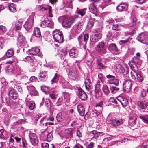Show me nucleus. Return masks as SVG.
Instances as JSON below:
<instances>
[{
    "mask_svg": "<svg viewBox=\"0 0 148 148\" xmlns=\"http://www.w3.org/2000/svg\"><path fill=\"white\" fill-rule=\"evenodd\" d=\"M78 18L77 15H74L70 17L64 19L63 16L60 17L58 19L59 22H62L63 26L68 28H70L76 19Z\"/></svg>",
    "mask_w": 148,
    "mask_h": 148,
    "instance_id": "obj_1",
    "label": "nucleus"
},
{
    "mask_svg": "<svg viewBox=\"0 0 148 148\" xmlns=\"http://www.w3.org/2000/svg\"><path fill=\"white\" fill-rule=\"evenodd\" d=\"M131 19L133 23L128 25H124L125 28H128L129 29V34L130 35L133 34L134 33L135 30L136 29L137 27L136 26L135 22L137 21L136 18L134 16H132Z\"/></svg>",
    "mask_w": 148,
    "mask_h": 148,
    "instance_id": "obj_2",
    "label": "nucleus"
},
{
    "mask_svg": "<svg viewBox=\"0 0 148 148\" xmlns=\"http://www.w3.org/2000/svg\"><path fill=\"white\" fill-rule=\"evenodd\" d=\"M101 34L100 32L97 30H95L91 34L90 40L92 42H97L101 38Z\"/></svg>",
    "mask_w": 148,
    "mask_h": 148,
    "instance_id": "obj_3",
    "label": "nucleus"
},
{
    "mask_svg": "<svg viewBox=\"0 0 148 148\" xmlns=\"http://www.w3.org/2000/svg\"><path fill=\"white\" fill-rule=\"evenodd\" d=\"M53 38L56 42L59 43L63 42V36L61 32L59 30H55L53 32Z\"/></svg>",
    "mask_w": 148,
    "mask_h": 148,
    "instance_id": "obj_4",
    "label": "nucleus"
},
{
    "mask_svg": "<svg viewBox=\"0 0 148 148\" xmlns=\"http://www.w3.org/2000/svg\"><path fill=\"white\" fill-rule=\"evenodd\" d=\"M35 15V13H32L31 15L29 17L24 25V27L27 30H29L32 27Z\"/></svg>",
    "mask_w": 148,
    "mask_h": 148,
    "instance_id": "obj_5",
    "label": "nucleus"
},
{
    "mask_svg": "<svg viewBox=\"0 0 148 148\" xmlns=\"http://www.w3.org/2000/svg\"><path fill=\"white\" fill-rule=\"evenodd\" d=\"M140 42L146 45H148V34L145 32L140 34L137 37Z\"/></svg>",
    "mask_w": 148,
    "mask_h": 148,
    "instance_id": "obj_6",
    "label": "nucleus"
},
{
    "mask_svg": "<svg viewBox=\"0 0 148 148\" xmlns=\"http://www.w3.org/2000/svg\"><path fill=\"white\" fill-rule=\"evenodd\" d=\"M137 119V116L136 114L130 115L129 118L128 125L132 129H134L136 127V123Z\"/></svg>",
    "mask_w": 148,
    "mask_h": 148,
    "instance_id": "obj_7",
    "label": "nucleus"
},
{
    "mask_svg": "<svg viewBox=\"0 0 148 148\" xmlns=\"http://www.w3.org/2000/svg\"><path fill=\"white\" fill-rule=\"evenodd\" d=\"M104 44L103 42H99L95 48L96 50L101 54H104L106 52V49L104 48Z\"/></svg>",
    "mask_w": 148,
    "mask_h": 148,
    "instance_id": "obj_8",
    "label": "nucleus"
},
{
    "mask_svg": "<svg viewBox=\"0 0 148 148\" xmlns=\"http://www.w3.org/2000/svg\"><path fill=\"white\" fill-rule=\"evenodd\" d=\"M29 136L31 142L33 145H35L38 143V139L35 134L30 133L29 134Z\"/></svg>",
    "mask_w": 148,
    "mask_h": 148,
    "instance_id": "obj_9",
    "label": "nucleus"
},
{
    "mask_svg": "<svg viewBox=\"0 0 148 148\" xmlns=\"http://www.w3.org/2000/svg\"><path fill=\"white\" fill-rule=\"evenodd\" d=\"M8 96L10 98L13 99H17L18 96V94L15 90L13 88H10L8 91Z\"/></svg>",
    "mask_w": 148,
    "mask_h": 148,
    "instance_id": "obj_10",
    "label": "nucleus"
},
{
    "mask_svg": "<svg viewBox=\"0 0 148 148\" xmlns=\"http://www.w3.org/2000/svg\"><path fill=\"white\" fill-rule=\"evenodd\" d=\"M27 88L31 95L37 96L38 95V92L32 85H29L27 86Z\"/></svg>",
    "mask_w": 148,
    "mask_h": 148,
    "instance_id": "obj_11",
    "label": "nucleus"
},
{
    "mask_svg": "<svg viewBox=\"0 0 148 148\" xmlns=\"http://www.w3.org/2000/svg\"><path fill=\"white\" fill-rule=\"evenodd\" d=\"M123 85L124 89L129 92L131 88L132 82L130 80H127L124 82Z\"/></svg>",
    "mask_w": 148,
    "mask_h": 148,
    "instance_id": "obj_12",
    "label": "nucleus"
},
{
    "mask_svg": "<svg viewBox=\"0 0 148 148\" xmlns=\"http://www.w3.org/2000/svg\"><path fill=\"white\" fill-rule=\"evenodd\" d=\"M128 5L126 3L120 4L116 8L117 10L120 12L126 11L127 10Z\"/></svg>",
    "mask_w": 148,
    "mask_h": 148,
    "instance_id": "obj_13",
    "label": "nucleus"
},
{
    "mask_svg": "<svg viewBox=\"0 0 148 148\" xmlns=\"http://www.w3.org/2000/svg\"><path fill=\"white\" fill-rule=\"evenodd\" d=\"M40 51V49L38 47H34L29 49L27 51V53L30 55H35Z\"/></svg>",
    "mask_w": 148,
    "mask_h": 148,
    "instance_id": "obj_14",
    "label": "nucleus"
},
{
    "mask_svg": "<svg viewBox=\"0 0 148 148\" xmlns=\"http://www.w3.org/2000/svg\"><path fill=\"white\" fill-rule=\"evenodd\" d=\"M78 96L82 100H84L87 98V95L85 92L82 89L79 90Z\"/></svg>",
    "mask_w": 148,
    "mask_h": 148,
    "instance_id": "obj_15",
    "label": "nucleus"
},
{
    "mask_svg": "<svg viewBox=\"0 0 148 148\" xmlns=\"http://www.w3.org/2000/svg\"><path fill=\"white\" fill-rule=\"evenodd\" d=\"M123 123L122 119H120L117 120L116 119H114L111 121V123L114 126H116L121 125Z\"/></svg>",
    "mask_w": 148,
    "mask_h": 148,
    "instance_id": "obj_16",
    "label": "nucleus"
},
{
    "mask_svg": "<svg viewBox=\"0 0 148 148\" xmlns=\"http://www.w3.org/2000/svg\"><path fill=\"white\" fill-rule=\"evenodd\" d=\"M84 24V23L82 22H79L78 23L77 25V29L78 30H75L74 31V29H73L71 30V32L73 33H75V34H78L79 32V31L81 30L82 28V26Z\"/></svg>",
    "mask_w": 148,
    "mask_h": 148,
    "instance_id": "obj_17",
    "label": "nucleus"
},
{
    "mask_svg": "<svg viewBox=\"0 0 148 148\" xmlns=\"http://www.w3.org/2000/svg\"><path fill=\"white\" fill-rule=\"evenodd\" d=\"M117 100L123 106H126L128 104V101L126 99L120 96L117 98Z\"/></svg>",
    "mask_w": 148,
    "mask_h": 148,
    "instance_id": "obj_18",
    "label": "nucleus"
},
{
    "mask_svg": "<svg viewBox=\"0 0 148 148\" xmlns=\"http://www.w3.org/2000/svg\"><path fill=\"white\" fill-rule=\"evenodd\" d=\"M47 77V75L45 71H42L40 73L39 75V78L42 81H45L46 80Z\"/></svg>",
    "mask_w": 148,
    "mask_h": 148,
    "instance_id": "obj_19",
    "label": "nucleus"
},
{
    "mask_svg": "<svg viewBox=\"0 0 148 148\" xmlns=\"http://www.w3.org/2000/svg\"><path fill=\"white\" fill-rule=\"evenodd\" d=\"M78 53V51L77 49L73 48L70 50L69 54L71 57L76 58L77 56Z\"/></svg>",
    "mask_w": 148,
    "mask_h": 148,
    "instance_id": "obj_20",
    "label": "nucleus"
},
{
    "mask_svg": "<svg viewBox=\"0 0 148 148\" xmlns=\"http://www.w3.org/2000/svg\"><path fill=\"white\" fill-rule=\"evenodd\" d=\"M138 107L141 109H145L147 107L148 103L145 101H139L138 103Z\"/></svg>",
    "mask_w": 148,
    "mask_h": 148,
    "instance_id": "obj_21",
    "label": "nucleus"
},
{
    "mask_svg": "<svg viewBox=\"0 0 148 148\" xmlns=\"http://www.w3.org/2000/svg\"><path fill=\"white\" fill-rule=\"evenodd\" d=\"M130 68L133 71L136 72L138 69V66L133 62V60L130 61L129 63Z\"/></svg>",
    "mask_w": 148,
    "mask_h": 148,
    "instance_id": "obj_22",
    "label": "nucleus"
},
{
    "mask_svg": "<svg viewBox=\"0 0 148 148\" xmlns=\"http://www.w3.org/2000/svg\"><path fill=\"white\" fill-rule=\"evenodd\" d=\"M108 48L110 51H114L117 52L118 51V49L116 44L114 43H112L108 45Z\"/></svg>",
    "mask_w": 148,
    "mask_h": 148,
    "instance_id": "obj_23",
    "label": "nucleus"
},
{
    "mask_svg": "<svg viewBox=\"0 0 148 148\" xmlns=\"http://www.w3.org/2000/svg\"><path fill=\"white\" fill-rule=\"evenodd\" d=\"M58 53L61 59H64V58L67 54V51L66 49H61L59 50Z\"/></svg>",
    "mask_w": 148,
    "mask_h": 148,
    "instance_id": "obj_24",
    "label": "nucleus"
},
{
    "mask_svg": "<svg viewBox=\"0 0 148 148\" xmlns=\"http://www.w3.org/2000/svg\"><path fill=\"white\" fill-rule=\"evenodd\" d=\"M73 130L72 128H69L66 129L65 130V136L66 138H71L73 137V133L72 132Z\"/></svg>",
    "mask_w": 148,
    "mask_h": 148,
    "instance_id": "obj_25",
    "label": "nucleus"
},
{
    "mask_svg": "<svg viewBox=\"0 0 148 148\" xmlns=\"http://www.w3.org/2000/svg\"><path fill=\"white\" fill-rule=\"evenodd\" d=\"M77 108L79 115L81 116H83L85 114V109L84 107L81 105H78Z\"/></svg>",
    "mask_w": 148,
    "mask_h": 148,
    "instance_id": "obj_26",
    "label": "nucleus"
},
{
    "mask_svg": "<svg viewBox=\"0 0 148 148\" xmlns=\"http://www.w3.org/2000/svg\"><path fill=\"white\" fill-rule=\"evenodd\" d=\"M101 82L100 81H98L96 84L95 86V93L97 94L99 93L101 91L100 88L101 86Z\"/></svg>",
    "mask_w": 148,
    "mask_h": 148,
    "instance_id": "obj_27",
    "label": "nucleus"
},
{
    "mask_svg": "<svg viewBox=\"0 0 148 148\" xmlns=\"http://www.w3.org/2000/svg\"><path fill=\"white\" fill-rule=\"evenodd\" d=\"M89 9L90 11L94 14H96L97 13V10L94 3H92L90 4Z\"/></svg>",
    "mask_w": 148,
    "mask_h": 148,
    "instance_id": "obj_28",
    "label": "nucleus"
},
{
    "mask_svg": "<svg viewBox=\"0 0 148 148\" xmlns=\"http://www.w3.org/2000/svg\"><path fill=\"white\" fill-rule=\"evenodd\" d=\"M84 83L86 90H88L90 88H91L92 84L90 79L88 78L85 79Z\"/></svg>",
    "mask_w": 148,
    "mask_h": 148,
    "instance_id": "obj_29",
    "label": "nucleus"
},
{
    "mask_svg": "<svg viewBox=\"0 0 148 148\" xmlns=\"http://www.w3.org/2000/svg\"><path fill=\"white\" fill-rule=\"evenodd\" d=\"M132 60H133V62H135L137 66H138V67L141 65L142 62L138 57H134L133 58Z\"/></svg>",
    "mask_w": 148,
    "mask_h": 148,
    "instance_id": "obj_30",
    "label": "nucleus"
},
{
    "mask_svg": "<svg viewBox=\"0 0 148 148\" xmlns=\"http://www.w3.org/2000/svg\"><path fill=\"white\" fill-rule=\"evenodd\" d=\"M61 77L59 74L56 73L55 74L54 77L51 80L52 84L57 82L59 79Z\"/></svg>",
    "mask_w": 148,
    "mask_h": 148,
    "instance_id": "obj_31",
    "label": "nucleus"
},
{
    "mask_svg": "<svg viewBox=\"0 0 148 148\" xmlns=\"http://www.w3.org/2000/svg\"><path fill=\"white\" fill-rule=\"evenodd\" d=\"M96 21L95 18H91L90 19L87 23V27L89 28H91L93 26Z\"/></svg>",
    "mask_w": 148,
    "mask_h": 148,
    "instance_id": "obj_32",
    "label": "nucleus"
},
{
    "mask_svg": "<svg viewBox=\"0 0 148 148\" xmlns=\"http://www.w3.org/2000/svg\"><path fill=\"white\" fill-rule=\"evenodd\" d=\"M23 22V20L22 19H19L16 21L15 24V27L16 29L19 30L21 29Z\"/></svg>",
    "mask_w": 148,
    "mask_h": 148,
    "instance_id": "obj_33",
    "label": "nucleus"
},
{
    "mask_svg": "<svg viewBox=\"0 0 148 148\" xmlns=\"http://www.w3.org/2000/svg\"><path fill=\"white\" fill-rule=\"evenodd\" d=\"M119 66L120 68V71L123 73V75H126L128 73L129 70L126 67L125 68H124L121 65Z\"/></svg>",
    "mask_w": 148,
    "mask_h": 148,
    "instance_id": "obj_34",
    "label": "nucleus"
},
{
    "mask_svg": "<svg viewBox=\"0 0 148 148\" xmlns=\"http://www.w3.org/2000/svg\"><path fill=\"white\" fill-rule=\"evenodd\" d=\"M33 34L37 37L39 38L41 36V33L40 29L38 27L35 28L34 29Z\"/></svg>",
    "mask_w": 148,
    "mask_h": 148,
    "instance_id": "obj_35",
    "label": "nucleus"
},
{
    "mask_svg": "<svg viewBox=\"0 0 148 148\" xmlns=\"http://www.w3.org/2000/svg\"><path fill=\"white\" fill-rule=\"evenodd\" d=\"M139 117L144 123L148 125V115L140 116Z\"/></svg>",
    "mask_w": 148,
    "mask_h": 148,
    "instance_id": "obj_36",
    "label": "nucleus"
},
{
    "mask_svg": "<svg viewBox=\"0 0 148 148\" xmlns=\"http://www.w3.org/2000/svg\"><path fill=\"white\" fill-rule=\"evenodd\" d=\"M49 5H38L37 8L38 10L40 11H43L47 10Z\"/></svg>",
    "mask_w": 148,
    "mask_h": 148,
    "instance_id": "obj_37",
    "label": "nucleus"
},
{
    "mask_svg": "<svg viewBox=\"0 0 148 148\" xmlns=\"http://www.w3.org/2000/svg\"><path fill=\"white\" fill-rule=\"evenodd\" d=\"M73 0H63V3L64 4L65 6L71 8L72 5L71 3Z\"/></svg>",
    "mask_w": 148,
    "mask_h": 148,
    "instance_id": "obj_38",
    "label": "nucleus"
},
{
    "mask_svg": "<svg viewBox=\"0 0 148 148\" xmlns=\"http://www.w3.org/2000/svg\"><path fill=\"white\" fill-rule=\"evenodd\" d=\"M14 51L12 49H10L8 50L6 53V56L7 57H12L14 54Z\"/></svg>",
    "mask_w": 148,
    "mask_h": 148,
    "instance_id": "obj_39",
    "label": "nucleus"
},
{
    "mask_svg": "<svg viewBox=\"0 0 148 148\" xmlns=\"http://www.w3.org/2000/svg\"><path fill=\"white\" fill-rule=\"evenodd\" d=\"M111 0H103V1L101 5V7L103 9L105 7L110 4Z\"/></svg>",
    "mask_w": 148,
    "mask_h": 148,
    "instance_id": "obj_40",
    "label": "nucleus"
},
{
    "mask_svg": "<svg viewBox=\"0 0 148 148\" xmlns=\"http://www.w3.org/2000/svg\"><path fill=\"white\" fill-rule=\"evenodd\" d=\"M136 77L137 80L139 82H142L143 80V77L141 73L140 72H137Z\"/></svg>",
    "mask_w": 148,
    "mask_h": 148,
    "instance_id": "obj_41",
    "label": "nucleus"
},
{
    "mask_svg": "<svg viewBox=\"0 0 148 148\" xmlns=\"http://www.w3.org/2000/svg\"><path fill=\"white\" fill-rule=\"evenodd\" d=\"M8 8L10 11L12 12H15L16 11V7L13 3H10L8 5Z\"/></svg>",
    "mask_w": 148,
    "mask_h": 148,
    "instance_id": "obj_42",
    "label": "nucleus"
},
{
    "mask_svg": "<svg viewBox=\"0 0 148 148\" xmlns=\"http://www.w3.org/2000/svg\"><path fill=\"white\" fill-rule=\"evenodd\" d=\"M17 62H18V60L17 58L14 56L12 58V59L6 62V63L11 64L14 63L15 64Z\"/></svg>",
    "mask_w": 148,
    "mask_h": 148,
    "instance_id": "obj_43",
    "label": "nucleus"
},
{
    "mask_svg": "<svg viewBox=\"0 0 148 148\" xmlns=\"http://www.w3.org/2000/svg\"><path fill=\"white\" fill-rule=\"evenodd\" d=\"M77 13L81 15L82 16H84L85 14V10L79 9L77 8L76 10Z\"/></svg>",
    "mask_w": 148,
    "mask_h": 148,
    "instance_id": "obj_44",
    "label": "nucleus"
},
{
    "mask_svg": "<svg viewBox=\"0 0 148 148\" xmlns=\"http://www.w3.org/2000/svg\"><path fill=\"white\" fill-rule=\"evenodd\" d=\"M97 64L99 66V69H105L107 68L106 66H104L103 64L101 63V61L100 60L97 59Z\"/></svg>",
    "mask_w": 148,
    "mask_h": 148,
    "instance_id": "obj_45",
    "label": "nucleus"
},
{
    "mask_svg": "<svg viewBox=\"0 0 148 148\" xmlns=\"http://www.w3.org/2000/svg\"><path fill=\"white\" fill-rule=\"evenodd\" d=\"M109 83L110 84H114L116 86H118L119 84V81L118 79L114 78L111 80L109 82Z\"/></svg>",
    "mask_w": 148,
    "mask_h": 148,
    "instance_id": "obj_46",
    "label": "nucleus"
},
{
    "mask_svg": "<svg viewBox=\"0 0 148 148\" xmlns=\"http://www.w3.org/2000/svg\"><path fill=\"white\" fill-rule=\"evenodd\" d=\"M57 96L56 92L54 91L51 92L49 95L50 97L53 100L55 99Z\"/></svg>",
    "mask_w": 148,
    "mask_h": 148,
    "instance_id": "obj_47",
    "label": "nucleus"
},
{
    "mask_svg": "<svg viewBox=\"0 0 148 148\" xmlns=\"http://www.w3.org/2000/svg\"><path fill=\"white\" fill-rule=\"evenodd\" d=\"M110 89L112 93H115L118 90L119 88L116 86H110Z\"/></svg>",
    "mask_w": 148,
    "mask_h": 148,
    "instance_id": "obj_48",
    "label": "nucleus"
},
{
    "mask_svg": "<svg viewBox=\"0 0 148 148\" xmlns=\"http://www.w3.org/2000/svg\"><path fill=\"white\" fill-rule=\"evenodd\" d=\"M132 39V38L130 37L128 38L126 40H121L119 41V43L120 44L122 45H123V44L127 43V42H129Z\"/></svg>",
    "mask_w": 148,
    "mask_h": 148,
    "instance_id": "obj_49",
    "label": "nucleus"
},
{
    "mask_svg": "<svg viewBox=\"0 0 148 148\" xmlns=\"http://www.w3.org/2000/svg\"><path fill=\"white\" fill-rule=\"evenodd\" d=\"M18 42L22 44H24L25 42V40L24 38H23V37L21 36L18 37Z\"/></svg>",
    "mask_w": 148,
    "mask_h": 148,
    "instance_id": "obj_50",
    "label": "nucleus"
},
{
    "mask_svg": "<svg viewBox=\"0 0 148 148\" xmlns=\"http://www.w3.org/2000/svg\"><path fill=\"white\" fill-rule=\"evenodd\" d=\"M92 132L94 136L97 137H98L99 136H101L103 134V133L101 132H98L95 130H93Z\"/></svg>",
    "mask_w": 148,
    "mask_h": 148,
    "instance_id": "obj_51",
    "label": "nucleus"
},
{
    "mask_svg": "<svg viewBox=\"0 0 148 148\" xmlns=\"http://www.w3.org/2000/svg\"><path fill=\"white\" fill-rule=\"evenodd\" d=\"M102 90L104 92L106 95H108L109 93V90L107 86L106 85H103Z\"/></svg>",
    "mask_w": 148,
    "mask_h": 148,
    "instance_id": "obj_52",
    "label": "nucleus"
},
{
    "mask_svg": "<svg viewBox=\"0 0 148 148\" xmlns=\"http://www.w3.org/2000/svg\"><path fill=\"white\" fill-rule=\"evenodd\" d=\"M54 25V24L53 22L48 20V21H47V27L50 28H53Z\"/></svg>",
    "mask_w": 148,
    "mask_h": 148,
    "instance_id": "obj_53",
    "label": "nucleus"
},
{
    "mask_svg": "<svg viewBox=\"0 0 148 148\" xmlns=\"http://www.w3.org/2000/svg\"><path fill=\"white\" fill-rule=\"evenodd\" d=\"M64 99L66 100V101H69L70 100V95L67 92L63 93Z\"/></svg>",
    "mask_w": 148,
    "mask_h": 148,
    "instance_id": "obj_54",
    "label": "nucleus"
},
{
    "mask_svg": "<svg viewBox=\"0 0 148 148\" xmlns=\"http://www.w3.org/2000/svg\"><path fill=\"white\" fill-rule=\"evenodd\" d=\"M63 100V98L62 97H60L58 100L57 102L55 104V106H58L61 105Z\"/></svg>",
    "mask_w": 148,
    "mask_h": 148,
    "instance_id": "obj_55",
    "label": "nucleus"
},
{
    "mask_svg": "<svg viewBox=\"0 0 148 148\" xmlns=\"http://www.w3.org/2000/svg\"><path fill=\"white\" fill-rule=\"evenodd\" d=\"M35 106V103L33 101H31L30 102L29 104V108L31 110H33Z\"/></svg>",
    "mask_w": 148,
    "mask_h": 148,
    "instance_id": "obj_56",
    "label": "nucleus"
},
{
    "mask_svg": "<svg viewBox=\"0 0 148 148\" xmlns=\"http://www.w3.org/2000/svg\"><path fill=\"white\" fill-rule=\"evenodd\" d=\"M48 20H44L42 21L40 23V25L41 27H47V21Z\"/></svg>",
    "mask_w": 148,
    "mask_h": 148,
    "instance_id": "obj_57",
    "label": "nucleus"
},
{
    "mask_svg": "<svg viewBox=\"0 0 148 148\" xmlns=\"http://www.w3.org/2000/svg\"><path fill=\"white\" fill-rule=\"evenodd\" d=\"M146 95V91L144 90H142L140 92V97H142L144 99Z\"/></svg>",
    "mask_w": 148,
    "mask_h": 148,
    "instance_id": "obj_58",
    "label": "nucleus"
},
{
    "mask_svg": "<svg viewBox=\"0 0 148 148\" xmlns=\"http://www.w3.org/2000/svg\"><path fill=\"white\" fill-rule=\"evenodd\" d=\"M34 59L32 56H27L25 58L24 61H29L31 62H33L34 61Z\"/></svg>",
    "mask_w": 148,
    "mask_h": 148,
    "instance_id": "obj_59",
    "label": "nucleus"
},
{
    "mask_svg": "<svg viewBox=\"0 0 148 148\" xmlns=\"http://www.w3.org/2000/svg\"><path fill=\"white\" fill-rule=\"evenodd\" d=\"M64 88H70V84L68 82H66L62 84Z\"/></svg>",
    "mask_w": 148,
    "mask_h": 148,
    "instance_id": "obj_60",
    "label": "nucleus"
},
{
    "mask_svg": "<svg viewBox=\"0 0 148 148\" xmlns=\"http://www.w3.org/2000/svg\"><path fill=\"white\" fill-rule=\"evenodd\" d=\"M5 137L4 131L3 129L0 130V138H1L3 139Z\"/></svg>",
    "mask_w": 148,
    "mask_h": 148,
    "instance_id": "obj_61",
    "label": "nucleus"
},
{
    "mask_svg": "<svg viewBox=\"0 0 148 148\" xmlns=\"http://www.w3.org/2000/svg\"><path fill=\"white\" fill-rule=\"evenodd\" d=\"M22 146L23 148H26L27 146V144L26 140L23 138H22Z\"/></svg>",
    "mask_w": 148,
    "mask_h": 148,
    "instance_id": "obj_62",
    "label": "nucleus"
},
{
    "mask_svg": "<svg viewBox=\"0 0 148 148\" xmlns=\"http://www.w3.org/2000/svg\"><path fill=\"white\" fill-rule=\"evenodd\" d=\"M137 71L135 72L133 71V72H131L130 73L131 74V76L132 78L133 79H136V77L135 75H136V74H137Z\"/></svg>",
    "mask_w": 148,
    "mask_h": 148,
    "instance_id": "obj_63",
    "label": "nucleus"
},
{
    "mask_svg": "<svg viewBox=\"0 0 148 148\" xmlns=\"http://www.w3.org/2000/svg\"><path fill=\"white\" fill-rule=\"evenodd\" d=\"M109 101L110 102L114 103L115 104H118L117 101L113 97H111L109 99Z\"/></svg>",
    "mask_w": 148,
    "mask_h": 148,
    "instance_id": "obj_64",
    "label": "nucleus"
}]
</instances>
